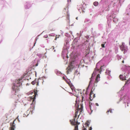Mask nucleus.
I'll use <instances>...</instances> for the list:
<instances>
[{
    "mask_svg": "<svg viewBox=\"0 0 130 130\" xmlns=\"http://www.w3.org/2000/svg\"><path fill=\"white\" fill-rule=\"evenodd\" d=\"M21 80L20 79L15 80L13 83V85L12 87V93L13 95L12 97L18 100L19 96L17 95L16 93L19 90L20 87L22 85Z\"/></svg>",
    "mask_w": 130,
    "mask_h": 130,
    "instance_id": "f257e3e1",
    "label": "nucleus"
},
{
    "mask_svg": "<svg viewBox=\"0 0 130 130\" xmlns=\"http://www.w3.org/2000/svg\"><path fill=\"white\" fill-rule=\"evenodd\" d=\"M102 62V61H100L96 64L95 68L92 74L91 77L90 78V80L88 86L92 84V81L93 80V77L95 75L98 73H101V72L105 70V67L104 65L102 66L101 64Z\"/></svg>",
    "mask_w": 130,
    "mask_h": 130,
    "instance_id": "f03ea898",
    "label": "nucleus"
},
{
    "mask_svg": "<svg viewBox=\"0 0 130 130\" xmlns=\"http://www.w3.org/2000/svg\"><path fill=\"white\" fill-rule=\"evenodd\" d=\"M100 3L103 4V11H109L111 6V4H114L113 2H111V3H108L107 0H101L100 1Z\"/></svg>",
    "mask_w": 130,
    "mask_h": 130,
    "instance_id": "7ed1b4c3",
    "label": "nucleus"
},
{
    "mask_svg": "<svg viewBox=\"0 0 130 130\" xmlns=\"http://www.w3.org/2000/svg\"><path fill=\"white\" fill-rule=\"evenodd\" d=\"M78 113V112L77 111L76 113V114L75 116L74 117V119L72 120H70V121L71 123V124L72 125H76L75 127V129L74 130H78V125H76L77 124H80L79 122H78L77 121H76L75 120L76 118L77 117V113Z\"/></svg>",
    "mask_w": 130,
    "mask_h": 130,
    "instance_id": "20e7f679",
    "label": "nucleus"
},
{
    "mask_svg": "<svg viewBox=\"0 0 130 130\" xmlns=\"http://www.w3.org/2000/svg\"><path fill=\"white\" fill-rule=\"evenodd\" d=\"M120 48L122 51H123L124 54H125L128 50L127 47L125 45L124 43L123 42H122L121 45L120 46Z\"/></svg>",
    "mask_w": 130,
    "mask_h": 130,
    "instance_id": "39448f33",
    "label": "nucleus"
},
{
    "mask_svg": "<svg viewBox=\"0 0 130 130\" xmlns=\"http://www.w3.org/2000/svg\"><path fill=\"white\" fill-rule=\"evenodd\" d=\"M86 5L84 3L77 5V8L79 11L81 13V11L84 12V10L86 7Z\"/></svg>",
    "mask_w": 130,
    "mask_h": 130,
    "instance_id": "423d86ee",
    "label": "nucleus"
},
{
    "mask_svg": "<svg viewBox=\"0 0 130 130\" xmlns=\"http://www.w3.org/2000/svg\"><path fill=\"white\" fill-rule=\"evenodd\" d=\"M121 100H123L124 101V103L125 104L126 102L127 104V106H128V104L130 103V99H129L128 98L127 96H124L123 98L122 99L121 98H120V101Z\"/></svg>",
    "mask_w": 130,
    "mask_h": 130,
    "instance_id": "0eeeda50",
    "label": "nucleus"
},
{
    "mask_svg": "<svg viewBox=\"0 0 130 130\" xmlns=\"http://www.w3.org/2000/svg\"><path fill=\"white\" fill-rule=\"evenodd\" d=\"M124 0H115L113 2V7L116 6L117 7H119L120 6V3L121 2H124Z\"/></svg>",
    "mask_w": 130,
    "mask_h": 130,
    "instance_id": "6e6552de",
    "label": "nucleus"
},
{
    "mask_svg": "<svg viewBox=\"0 0 130 130\" xmlns=\"http://www.w3.org/2000/svg\"><path fill=\"white\" fill-rule=\"evenodd\" d=\"M88 60V59L81 60L79 63V66H80L81 67H83L84 66V63H87Z\"/></svg>",
    "mask_w": 130,
    "mask_h": 130,
    "instance_id": "1a4fd4ad",
    "label": "nucleus"
},
{
    "mask_svg": "<svg viewBox=\"0 0 130 130\" xmlns=\"http://www.w3.org/2000/svg\"><path fill=\"white\" fill-rule=\"evenodd\" d=\"M122 68H125L124 70L126 73H127L128 74L130 73V66L127 67L125 66L123 67Z\"/></svg>",
    "mask_w": 130,
    "mask_h": 130,
    "instance_id": "9d476101",
    "label": "nucleus"
},
{
    "mask_svg": "<svg viewBox=\"0 0 130 130\" xmlns=\"http://www.w3.org/2000/svg\"><path fill=\"white\" fill-rule=\"evenodd\" d=\"M73 62H72L70 64V66H69V69H68V70H67V74H68L69 73V72H71L72 71V69L71 68V67H73V65L72 64V62H74V61H75L74 60H73Z\"/></svg>",
    "mask_w": 130,
    "mask_h": 130,
    "instance_id": "9b49d317",
    "label": "nucleus"
},
{
    "mask_svg": "<svg viewBox=\"0 0 130 130\" xmlns=\"http://www.w3.org/2000/svg\"><path fill=\"white\" fill-rule=\"evenodd\" d=\"M31 5L30 4V3L29 2H26L24 5V7L25 9H27L29 8Z\"/></svg>",
    "mask_w": 130,
    "mask_h": 130,
    "instance_id": "f8f14e48",
    "label": "nucleus"
},
{
    "mask_svg": "<svg viewBox=\"0 0 130 130\" xmlns=\"http://www.w3.org/2000/svg\"><path fill=\"white\" fill-rule=\"evenodd\" d=\"M127 75L126 74V76L124 75L123 76V75H120L119 76L120 78L122 80H126V78H127Z\"/></svg>",
    "mask_w": 130,
    "mask_h": 130,
    "instance_id": "ddd939ff",
    "label": "nucleus"
},
{
    "mask_svg": "<svg viewBox=\"0 0 130 130\" xmlns=\"http://www.w3.org/2000/svg\"><path fill=\"white\" fill-rule=\"evenodd\" d=\"M28 74L26 73H24L23 75V78L25 80H29V78L31 79V78L27 76Z\"/></svg>",
    "mask_w": 130,
    "mask_h": 130,
    "instance_id": "4468645a",
    "label": "nucleus"
},
{
    "mask_svg": "<svg viewBox=\"0 0 130 130\" xmlns=\"http://www.w3.org/2000/svg\"><path fill=\"white\" fill-rule=\"evenodd\" d=\"M100 74H98L96 78L95 79V82L97 83L100 80Z\"/></svg>",
    "mask_w": 130,
    "mask_h": 130,
    "instance_id": "2eb2a0df",
    "label": "nucleus"
},
{
    "mask_svg": "<svg viewBox=\"0 0 130 130\" xmlns=\"http://www.w3.org/2000/svg\"><path fill=\"white\" fill-rule=\"evenodd\" d=\"M55 72L57 75H60L61 74L60 72L58 71L57 70H55Z\"/></svg>",
    "mask_w": 130,
    "mask_h": 130,
    "instance_id": "dca6fc26",
    "label": "nucleus"
},
{
    "mask_svg": "<svg viewBox=\"0 0 130 130\" xmlns=\"http://www.w3.org/2000/svg\"><path fill=\"white\" fill-rule=\"evenodd\" d=\"M89 108L90 109L91 111V113L92 112L93 110H92L91 109V105H92L93 106H94V104H93L92 103H91L90 102L89 103Z\"/></svg>",
    "mask_w": 130,
    "mask_h": 130,
    "instance_id": "f3484780",
    "label": "nucleus"
},
{
    "mask_svg": "<svg viewBox=\"0 0 130 130\" xmlns=\"http://www.w3.org/2000/svg\"><path fill=\"white\" fill-rule=\"evenodd\" d=\"M110 71L108 69H107L106 70L105 73L106 74L110 75Z\"/></svg>",
    "mask_w": 130,
    "mask_h": 130,
    "instance_id": "a211bd4d",
    "label": "nucleus"
},
{
    "mask_svg": "<svg viewBox=\"0 0 130 130\" xmlns=\"http://www.w3.org/2000/svg\"><path fill=\"white\" fill-rule=\"evenodd\" d=\"M112 18H113V22L115 23H116L118 21V19L115 18V17H113V16H112Z\"/></svg>",
    "mask_w": 130,
    "mask_h": 130,
    "instance_id": "6ab92c4d",
    "label": "nucleus"
},
{
    "mask_svg": "<svg viewBox=\"0 0 130 130\" xmlns=\"http://www.w3.org/2000/svg\"><path fill=\"white\" fill-rule=\"evenodd\" d=\"M126 11L128 12H130V4L127 7L126 9Z\"/></svg>",
    "mask_w": 130,
    "mask_h": 130,
    "instance_id": "aec40b11",
    "label": "nucleus"
},
{
    "mask_svg": "<svg viewBox=\"0 0 130 130\" xmlns=\"http://www.w3.org/2000/svg\"><path fill=\"white\" fill-rule=\"evenodd\" d=\"M14 121L13 123L12 124V125L11 126V128L12 129V130H14V128H15V126L13 125V124L14 123Z\"/></svg>",
    "mask_w": 130,
    "mask_h": 130,
    "instance_id": "412c9836",
    "label": "nucleus"
},
{
    "mask_svg": "<svg viewBox=\"0 0 130 130\" xmlns=\"http://www.w3.org/2000/svg\"><path fill=\"white\" fill-rule=\"evenodd\" d=\"M130 78H129L127 80L126 82L125 86L127 84H128L130 82Z\"/></svg>",
    "mask_w": 130,
    "mask_h": 130,
    "instance_id": "4be33fe9",
    "label": "nucleus"
},
{
    "mask_svg": "<svg viewBox=\"0 0 130 130\" xmlns=\"http://www.w3.org/2000/svg\"><path fill=\"white\" fill-rule=\"evenodd\" d=\"M98 3L97 2H95L93 3L94 5L95 6H98Z\"/></svg>",
    "mask_w": 130,
    "mask_h": 130,
    "instance_id": "5701e85b",
    "label": "nucleus"
},
{
    "mask_svg": "<svg viewBox=\"0 0 130 130\" xmlns=\"http://www.w3.org/2000/svg\"><path fill=\"white\" fill-rule=\"evenodd\" d=\"M37 55L40 58H41L42 56V54H37Z\"/></svg>",
    "mask_w": 130,
    "mask_h": 130,
    "instance_id": "b1692460",
    "label": "nucleus"
},
{
    "mask_svg": "<svg viewBox=\"0 0 130 130\" xmlns=\"http://www.w3.org/2000/svg\"><path fill=\"white\" fill-rule=\"evenodd\" d=\"M36 80H34V81H32L31 82V84L33 85H34V84H36Z\"/></svg>",
    "mask_w": 130,
    "mask_h": 130,
    "instance_id": "393cba45",
    "label": "nucleus"
},
{
    "mask_svg": "<svg viewBox=\"0 0 130 130\" xmlns=\"http://www.w3.org/2000/svg\"><path fill=\"white\" fill-rule=\"evenodd\" d=\"M66 82L70 86V85H71V82H70V81H69V80H66Z\"/></svg>",
    "mask_w": 130,
    "mask_h": 130,
    "instance_id": "a878e982",
    "label": "nucleus"
},
{
    "mask_svg": "<svg viewBox=\"0 0 130 130\" xmlns=\"http://www.w3.org/2000/svg\"><path fill=\"white\" fill-rule=\"evenodd\" d=\"M55 35V40H56L57 38H59V37L60 36V35H58V36L57 35Z\"/></svg>",
    "mask_w": 130,
    "mask_h": 130,
    "instance_id": "bb28decb",
    "label": "nucleus"
},
{
    "mask_svg": "<svg viewBox=\"0 0 130 130\" xmlns=\"http://www.w3.org/2000/svg\"><path fill=\"white\" fill-rule=\"evenodd\" d=\"M90 20L88 19H86L84 21L85 23H86L87 22H89L90 21Z\"/></svg>",
    "mask_w": 130,
    "mask_h": 130,
    "instance_id": "cd10ccee",
    "label": "nucleus"
},
{
    "mask_svg": "<svg viewBox=\"0 0 130 130\" xmlns=\"http://www.w3.org/2000/svg\"><path fill=\"white\" fill-rule=\"evenodd\" d=\"M65 35L67 37H69L70 36V35L68 34V33H65Z\"/></svg>",
    "mask_w": 130,
    "mask_h": 130,
    "instance_id": "c85d7f7f",
    "label": "nucleus"
},
{
    "mask_svg": "<svg viewBox=\"0 0 130 130\" xmlns=\"http://www.w3.org/2000/svg\"><path fill=\"white\" fill-rule=\"evenodd\" d=\"M49 36H55V34L54 33L51 34H49Z\"/></svg>",
    "mask_w": 130,
    "mask_h": 130,
    "instance_id": "c756f323",
    "label": "nucleus"
},
{
    "mask_svg": "<svg viewBox=\"0 0 130 130\" xmlns=\"http://www.w3.org/2000/svg\"><path fill=\"white\" fill-rule=\"evenodd\" d=\"M75 106L76 107H79V105L77 103V102L76 101V103L75 105Z\"/></svg>",
    "mask_w": 130,
    "mask_h": 130,
    "instance_id": "7c9ffc66",
    "label": "nucleus"
},
{
    "mask_svg": "<svg viewBox=\"0 0 130 130\" xmlns=\"http://www.w3.org/2000/svg\"><path fill=\"white\" fill-rule=\"evenodd\" d=\"M106 43V42H104V44H102L101 45V46L103 47H105V44Z\"/></svg>",
    "mask_w": 130,
    "mask_h": 130,
    "instance_id": "2f4dec72",
    "label": "nucleus"
},
{
    "mask_svg": "<svg viewBox=\"0 0 130 130\" xmlns=\"http://www.w3.org/2000/svg\"><path fill=\"white\" fill-rule=\"evenodd\" d=\"M77 42V40L76 39H74V40L73 41V43H72V44H73V43H74L75 42L76 43Z\"/></svg>",
    "mask_w": 130,
    "mask_h": 130,
    "instance_id": "473e14b6",
    "label": "nucleus"
},
{
    "mask_svg": "<svg viewBox=\"0 0 130 130\" xmlns=\"http://www.w3.org/2000/svg\"><path fill=\"white\" fill-rule=\"evenodd\" d=\"M70 87H71V89H72V90H73V89H74V87L72 85H71V86H70Z\"/></svg>",
    "mask_w": 130,
    "mask_h": 130,
    "instance_id": "72a5a7b5",
    "label": "nucleus"
},
{
    "mask_svg": "<svg viewBox=\"0 0 130 130\" xmlns=\"http://www.w3.org/2000/svg\"><path fill=\"white\" fill-rule=\"evenodd\" d=\"M110 111L111 113H112V110H107V113L108 112H109Z\"/></svg>",
    "mask_w": 130,
    "mask_h": 130,
    "instance_id": "f704fd0d",
    "label": "nucleus"
},
{
    "mask_svg": "<svg viewBox=\"0 0 130 130\" xmlns=\"http://www.w3.org/2000/svg\"><path fill=\"white\" fill-rule=\"evenodd\" d=\"M46 54V53H45L44 54V56L43 57L45 58H46L47 57V56H46L45 55Z\"/></svg>",
    "mask_w": 130,
    "mask_h": 130,
    "instance_id": "c9c22d12",
    "label": "nucleus"
},
{
    "mask_svg": "<svg viewBox=\"0 0 130 130\" xmlns=\"http://www.w3.org/2000/svg\"><path fill=\"white\" fill-rule=\"evenodd\" d=\"M85 125H86V126H87L88 127V126L89 125V123H88L87 122L85 123Z\"/></svg>",
    "mask_w": 130,
    "mask_h": 130,
    "instance_id": "e433bc0d",
    "label": "nucleus"
},
{
    "mask_svg": "<svg viewBox=\"0 0 130 130\" xmlns=\"http://www.w3.org/2000/svg\"><path fill=\"white\" fill-rule=\"evenodd\" d=\"M38 39V37H37L36 38V39H35V40H36V41H37V40ZM35 43H35V44H34V46L35 45Z\"/></svg>",
    "mask_w": 130,
    "mask_h": 130,
    "instance_id": "4c0bfd02",
    "label": "nucleus"
},
{
    "mask_svg": "<svg viewBox=\"0 0 130 130\" xmlns=\"http://www.w3.org/2000/svg\"><path fill=\"white\" fill-rule=\"evenodd\" d=\"M67 18L68 19H69V15L68 14H67Z\"/></svg>",
    "mask_w": 130,
    "mask_h": 130,
    "instance_id": "58836bf2",
    "label": "nucleus"
},
{
    "mask_svg": "<svg viewBox=\"0 0 130 130\" xmlns=\"http://www.w3.org/2000/svg\"><path fill=\"white\" fill-rule=\"evenodd\" d=\"M42 77L44 78L45 79H46V78H47V77L45 76H43Z\"/></svg>",
    "mask_w": 130,
    "mask_h": 130,
    "instance_id": "ea45409f",
    "label": "nucleus"
},
{
    "mask_svg": "<svg viewBox=\"0 0 130 130\" xmlns=\"http://www.w3.org/2000/svg\"><path fill=\"white\" fill-rule=\"evenodd\" d=\"M5 1H1V3H5Z\"/></svg>",
    "mask_w": 130,
    "mask_h": 130,
    "instance_id": "a19ab883",
    "label": "nucleus"
},
{
    "mask_svg": "<svg viewBox=\"0 0 130 130\" xmlns=\"http://www.w3.org/2000/svg\"><path fill=\"white\" fill-rule=\"evenodd\" d=\"M66 44H64V45L65 46H66V45H67L69 43V42L68 41H66Z\"/></svg>",
    "mask_w": 130,
    "mask_h": 130,
    "instance_id": "79ce46f5",
    "label": "nucleus"
},
{
    "mask_svg": "<svg viewBox=\"0 0 130 130\" xmlns=\"http://www.w3.org/2000/svg\"><path fill=\"white\" fill-rule=\"evenodd\" d=\"M92 127H90L89 128V130H92Z\"/></svg>",
    "mask_w": 130,
    "mask_h": 130,
    "instance_id": "37998d69",
    "label": "nucleus"
},
{
    "mask_svg": "<svg viewBox=\"0 0 130 130\" xmlns=\"http://www.w3.org/2000/svg\"><path fill=\"white\" fill-rule=\"evenodd\" d=\"M95 105L97 106H99V105L98 104V103H96Z\"/></svg>",
    "mask_w": 130,
    "mask_h": 130,
    "instance_id": "c03bdc74",
    "label": "nucleus"
},
{
    "mask_svg": "<svg viewBox=\"0 0 130 130\" xmlns=\"http://www.w3.org/2000/svg\"><path fill=\"white\" fill-rule=\"evenodd\" d=\"M18 117H17V119H18V121H19V122H20V120H19V119L18 118Z\"/></svg>",
    "mask_w": 130,
    "mask_h": 130,
    "instance_id": "a18cd8bd",
    "label": "nucleus"
},
{
    "mask_svg": "<svg viewBox=\"0 0 130 130\" xmlns=\"http://www.w3.org/2000/svg\"><path fill=\"white\" fill-rule=\"evenodd\" d=\"M118 57V60H119L120 59H121V58H120V57Z\"/></svg>",
    "mask_w": 130,
    "mask_h": 130,
    "instance_id": "49530a36",
    "label": "nucleus"
},
{
    "mask_svg": "<svg viewBox=\"0 0 130 130\" xmlns=\"http://www.w3.org/2000/svg\"><path fill=\"white\" fill-rule=\"evenodd\" d=\"M92 92H93L92 91H91V92L90 94V96H91V95L92 94Z\"/></svg>",
    "mask_w": 130,
    "mask_h": 130,
    "instance_id": "de8ad7c7",
    "label": "nucleus"
},
{
    "mask_svg": "<svg viewBox=\"0 0 130 130\" xmlns=\"http://www.w3.org/2000/svg\"><path fill=\"white\" fill-rule=\"evenodd\" d=\"M44 37L45 38H46L48 37V36H44Z\"/></svg>",
    "mask_w": 130,
    "mask_h": 130,
    "instance_id": "09e8293b",
    "label": "nucleus"
},
{
    "mask_svg": "<svg viewBox=\"0 0 130 130\" xmlns=\"http://www.w3.org/2000/svg\"><path fill=\"white\" fill-rule=\"evenodd\" d=\"M87 90H87H86V94H88Z\"/></svg>",
    "mask_w": 130,
    "mask_h": 130,
    "instance_id": "8fccbe9b",
    "label": "nucleus"
},
{
    "mask_svg": "<svg viewBox=\"0 0 130 130\" xmlns=\"http://www.w3.org/2000/svg\"><path fill=\"white\" fill-rule=\"evenodd\" d=\"M41 46L42 47H44V46L43 45H41Z\"/></svg>",
    "mask_w": 130,
    "mask_h": 130,
    "instance_id": "3c124183",
    "label": "nucleus"
},
{
    "mask_svg": "<svg viewBox=\"0 0 130 130\" xmlns=\"http://www.w3.org/2000/svg\"><path fill=\"white\" fill-rule=\"evenodd\" d=\"M86 37L88 39L89 38V36H87Z\"/></svg>",
    "mask_w": 130,
    "mask_h": 130,
    "instance_id": "603ef678",
    "label": "nucleus"
},
{
    "mask_svg": "<svg viewBox=\"0 0 130 130\" xmlns=\"http://www.w3.org/2000/svg\"><path fill=\"white\" fill-rule=\"evenodd\" d=\"M63 79H64L65 80H66L65 79V77H63Z\"/></svg>",
    "mask_w": 130,
    "mask_h": 130,
    "instance_id": "864d4df0",
    "label": "nucleus"
},
{
    "mask_svg": "<svg viewBox=\"0 0 130 130\" xmlns=\"http://www.w3.org/2000/svg\"><path fill=\"white\" fill-rule=\"evenodd\" d=\"M38 63H37L36 64V66H38Z\"/></svg>",
    "mask_w": 130,
    "mask_h": 130,
    "instance_id": "5fc2aeb1",
    "label": "nucleus"
},
{
    "mask_svg": "<svg viewBox=\"0 0 130 130\" xmlns=\"http://www.w3.org/2000/svg\"><path fill=\"white\" fill-rule=\"evenodd\" d=\"M83 32H81V31H80V34L81 35H82V33Z\"/></svg>",
    "mask_w": 130,
    "mask_h": 130,
    "instance_id": "6e6d98bb",
    "label": "nucleus"
},
{
    "mask_svg": "<svg viewBox=\"0 0 130 130\" xmlns=\"http://www.w3.org/2000/svg\"><path fill=\"white\" fill-rule=\"evenodd\" d=\"M70 34H72V31H70Z\"/></svg>",
    "mask_w": 130,
    "mask_h": 130,
    "instance_id": "4d7b16f0",
    "label": "nucleus"
},
{
    "mask_svg": "<svg viewBox=\"0 0 130 130\" xmlns=\"http://www.w3.org/2000/svg\"><path fill=\"white\" fill-rule=\"evenodd\" d=\"M122 62L123 63H124V60H123L122 61Z\"/></svg>",
    "mask_w": 130,
    "mask_h": 130,
    "instance_id": "13d9d810",
    "label": "nucleus"
},
{
    "mask_svg": "<svg viewBox=\"0 0 130 130\" xmlns=\"http://www.w3.org/2000/svg\"><path fill=\"white\" fill-rule=\"evenodd\" d=\"M93 30V28H92L91 29V31H92Z\"/></svg>",
    "mask_w": 130,
    "mask_h": 130,
    "instance_id": "bf43d9fd",
    "label": "nucleus"
},
{
    "mask_svg": "<svg viewBox=\"0 0 130 130\" xmlns=\"http://www.w3.org/2000/svg\"><path fill=\"white\" fill-rule=\"evenodd\" d=\"M82 98L83 99V98H84V97H83V96H82Z\"/></svg>",
    "mask_w": 130,
    "mask_h": 130,
    "instance_id": "052dcab7",
    "label": "nucleus"
},
{
    "mask_svg": "<svg viewBox=\"0 0 130 130\" xmlns=\"http://www.w3.org/2000/svg\"><path fill=\"white\" fill-rule=\"evenodd\" d=\"M76 19H77H77H78V17H77V18H76Z\"/></svg>",
    "mask_w": 130,
    "mask_h": 130,
    "instance_id": "680f3d73",
    "label": "nucleus"
},
{
    "mask_svg": "<svg viewBox=\"0 0 130 130\" xmlns=\"http://www.w3.org/2000/svg\"><path fill=\"white\" fill-rule=\"evenodd\" d=\"M94 97H95V94L94 95Z\"/></svg>",
    "mask_w": 130,
    "mask_h": 130,
    "instance_id": "e2e57ef3",
    "label": "nucleus"
},
{
    "mask_svg": "<svg viewBox=\"0 0 130 130\" xmlns=\"http://www.w3.org/2000/svg\"><path fill=\"white\" fill-rule=\"evenodd\" d=\"M129 45H130V41L129 42Z\"/></svg>",
    "mask_w": 130,
    "mask_h": 130,
    "instance_id": "0e129e2a",
    "label": "nucleus"
},
{
    "mask_svg": "<svg viewBox=\"0 0 130 130\" xmlns=\"http://www.w3.org/2000/svg\"><path fill=\"white\" fill-rule=\"evenodd\" d=\"M27 85H28V83H27Z\"/></svg>",
    "mask_w": 130,
    "mask_h": 130,
    "instance_id": "69168bd1",
    "label": "nucleus"
},
{
    "mask_svg": "<svg viewBox=\"0 0 130 130\" xmlns=\"http://www.w3.org/2000/svg\"><path fill=\"white\" fill-rule=\"evenodd\" d=\"M105 83L107 84V83L106 82H105Z\"/></svg>",
    "mask_w": 130,
    "mask_h": 130,
    "instance_id": "338daca9",
    "label": "nucleus"
},
{
    "mask_svg": "<svg viewBox=\"0 0 130 130\" xmlns=\"http://www.w3.org/2000/svg\"><path fill=\"white\" fill-rule=\"evenodd\" d=\"M55 51V50L54 51V52Z\"/></svg>",
    "mask_w": 130,
    "mask_h": 130,
    "instance_id": "774afa93",
    "label": "nucleus"
}]
</instances>
